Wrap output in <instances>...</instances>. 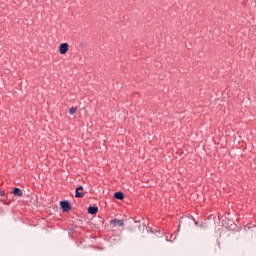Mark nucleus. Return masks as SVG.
Wrapping results in <instances>:
<instances>
[{"mask_svg":"<svg viewBox=\"0 0 256 256\" xmlns=\"http://www.w3.org/2000/svg\"><path fill=\"white\" fill-rule=\"evenodd\" d=\"M67 51H69V44L68 43L60 44L59 53L61 55H65V53H67Z\"/></svg>","mask_w":256,"mask_h":256,"instance_id":"1","label":"nucleus"},{"mask_svg":"<svg viewBox=\"0 0 256 256\" xmlns=\"http://www.w3.org/2000/svg\"><path fill=\"white\" fill-rule=\"evenodd\" d=\"M75 197H77V198L85 197V192H83V186H78L76 188Z\"/></svg>","mask_w":256,"mask_h":256,"instance_id":"2","label":"nucleus"},{"mask_svg":"<svg viewBox=\"0 0 256 256\" xmlns=\"http://www.w3.org/2000/svg\"><path fill=\"white\" fill-rule=\"evenodd\" d=\"M60 207L63 209V211H71V204H69V201L60 202Z\"/></svg>","mask_w":256,"mask_h":256,"instance_id":"3","label":"nucleus"},{"mask_svg":"<svg viewBox=\"0 0 256 256\" xmlns=\"http://www.w3.org/2000/svg\"><path fill=\"white\" fill-rule=\"evenodd\" d=\"M124 224L125 222L123 220L114 219L111 221V225H113L114 227H123Z\"/></svg>","mask_w":256,"mask_h":256,"instance_id":"4","label":"nucleus"},{"mask_svg":"<svg viewBox=\"0 0 256 256\" xmlns=\"http://www.w3.org/2000/svg\"><path fill=\"white\" fill-rule=\"evenodd\" d=\"M99 212V208L98 207H95V206H90L88 208V213L90 215H97V213Z\"/></svg>","mask_w":256,"mask_h":256,"instance_id":"5","label":"nucleus"},{"mask_svg":"<svg viewBox=\"0 0 256 256\" xmlns=\"http://www.w3.org/2000/svg\"><path fill=\"white\" fill-rule=\"evenodd\" d=\"M114 197L115 199H119V201H123V199H125V195L123 194V192H115Z\"/></svg>","mask_w":256,"mask_h":256,"instance_id":"6","label":"nucleus"},{"mask_svg":"<svg viewBox=\"0 0 256 256\" xmlns=\"http://www.w3.org/2000/svg\"><path fill=\"white\" fill-rule=\"evenodd\" d=\"M13 193L16 197H23V192L19 188H14Z\"/></svg>","mask_w":256,"mask_h":256,"instance_id":"7","label":"nucleus"},{"mask_svg":"<svg viewBox=\"0 0 256 256\" xmlns=\"http://www.w3.org/2000/svg\"><path fill=\"white\" fill-rule=\"evenodd\" d=\"M75 113H77V107H71L69 110V114L70 115H75Z\"/></svg>","mask_w":256,"mask_h":256,"instance_id":"8","label":"nucleus"}]
</instances>
